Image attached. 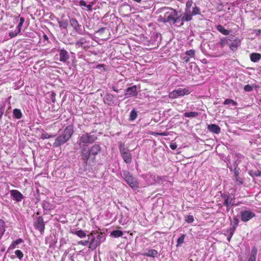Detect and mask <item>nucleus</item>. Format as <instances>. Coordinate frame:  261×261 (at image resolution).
<instances>
[{
	"label": "nucleus",
	"instance_id": "nucleus-1",
	"mask_svg": "<svg viewBox=\"0 0 261 261\" xmlns=\"http://www.w3.org/2000/svg\"><path fill=\"white\" fill-rule=\"evenodd\" d=\"M74 125L73 124L68 125L64 129H60L53 144L54 148H58L69 141L73 135Z\"/></svg>",
	"mask_w": 261,
	"mask_h": 261
},
{
	"label": "nucleus",
	"instance_id": "nucleus-2",
	"mask_svg": "<svg viewBox=\"0 0 261 261\" xmlns=\"http://www.w3.org/2000/svg\"><path fill=\"white\" fill-rule=\"evenodd\" d=\"M101 147L99 144H95L90 148L87 145H83L80 150L81 160L85 166H87L88 161L89 159L94 160L95 156L101 151Z\"/></svg>",
	"mask_w": 261,
	"mask_h": 261
},
{
	"label": "nucleus",
	"instance_id": "nucleus-3",
	"mask_svg": "<svg viewBox=\"0 0 261 261\" xmlns=\"http://www.w3.org/2000/svg\"><path fill=\"white\" fill-rule=\"evenodd\" d=\"M160 10L166 11L163 16H160V21L172 24L175 16L177 15V11L174 9L168 7H163L160 9Z\"/></svg>",
	"mask_w": 261,
	"mask_h": 261
},
{
	"label": "nucleus",
	"instance_id": "nucleus-4",
	"mask_svg": "<svg viewBox=\"0 0 261 261\" xmlns=\"http://www.w3.org/2000/svg\"><path fill=\"white\" fill-rule=\"evenodd\" d=\"M121 176L132 189L136 190L139 188V183L137 179L128 170H123Z\"/></svg>",
	"mask_w": 261,
	"mask_h": 261
},
{
	"label": "nucleus",
	"instance_id": "nucleus-5",
	"mask_svg": "<svg viewBox=\"0 0 261 261\" xmlns=\"http://www.w3.org/2000/svg\"><path fill=\"white\" fill-rule=\"evenodd\" d=\"M97 139L96 135L91 133H86L79 138L78 143L81 149L83 145L93 143Z\"/></svg>",
	"mask_w": 261,
	"mask_h": 261
},
{
	"label": "nucleus",
	"instance_id": "nucleus-6",
	"mask_svg": "<svg viewBox=\"0 0 261 261\" xmlns=\"http://www.w3.org/2000/svg\"><path fill=\"white\" fill-rule=\"evenodd\" d=\"M220 196L223 199V205L227 207V212L232 206L237 205L235 203V197L233 195L221 192Z\"/></svg>",
	"mask_w": 261,
	"mask_h": 261
},
{
	"label": "nucleus",
	"instance_id": "nucleus-7",
	"mask_svg": "<svg viewBox=\"0 0 261 261\" xmlns=\"http://www.w3.org/2000/svg\"><path fill=\"white\" fill-rule=\"evenodd\" d=\"M190 93V90L187 88H178L177 90H173L169 94V97L170 98H176L179 96H182L185 95H188Z\"/></svg>",
	"mask_w": 261,
	"mask_h": 261
},
{
	"label": "nucleus",
	"instance_id": "nucleus-8",
	"mask_svg": "<svg viewBox=\"0 0 261 261\" xmlns=\"http://www.w3.org/2000/svg\"><path fill=\"white\" fill-rule=\"evenodd\" d=\"M35 228L39 231L41 234H43L45 229V222L42 216L38 217L34 222Z\"/></svg>",
	"mask_w": 261,
	"mask_h": 261
},
{
	"label": "nucleus",
	"instance_id": "nucleus-9",
	"mask_svg": "<svg viewBox=\"0 0 261 261\" xmlns=\"http://www.w3.org/2000/svg\"><path fill=\"white\" fill-rule=\"evenodd\" d=\"M255 216V214L250 210H244L240 212L241 220L244 222H247Z\"/></svg>",
	"mask_w": 261,
	"mask_h": 261
},
{
	"label": "nucleus",
	"instance_id": "nucleus-10",
	"mask_svg": "<svg viewBox=\"0 0 261 261\" xmlns=\"http://www.w3.org/2000/svg\"><path fill=\"white\" fill-rule=\"evenodd\" d=\"M124 95L125 98L137 96L138 95L137 86L134 85L127 88L125 90Z\"/></svg>",
	"mask_w": 261,
	"mask_h": 261
},
{
	"label": "nucleus",
	"instance_id": "nucleus-11",
	"mask_svg": "<svg viewBox=\"0 0 261 261\" xmlns=\"http://www.w3.org/2000/svg\"><path fill=\"white\" fill-rule=\"evenodd\" d=\"M95 236L94 234V232H91L90 235L88 236L87 241L89 244V248H92L93 249H95L98 245H100V241L98 240L95 239Z\"/></svg>",
	"mask_w": 261,
	"mask_h": 261
},
{
	"label": "nucleus",
	"instance_id": "nucleus-12",
	"mask_svg": "<svg viewBox=\"0 0 261 261\" xmlns=\"http://www.w3.org/2000/svg\"><path fill=\"white\" fill-rule=\"evenodd\" d=\"M70 25L73 28V29L79 34L83 35L84 34V31H83L81 29V25H80L77 20L74 18L70 19L69 20Z\"/></svg>",
	"mask_w": 261,
	"mask_h": 261
},
{
	"label": "nucleus",
	"instance_id": "nucleus-13",
	"mask_svg": "<svg viewBox=\"0 0 261 261\" xmlns=\"http://www.w3.org/2000/svg\"><path fill=\"white\" fill-rule=\"evenodd\" d=\"M11 197L16 202H19L24 198V196L17 190H12L10 191Z\"/></svg>",
	"mask_w": 261,
	"mask_h": 261
},
{
	"label": "nucleus",
	"instance_id": "nucleus-14",
	"mask_svg": "<svg viewBox=\"0 0 261 261\" xmlns=\"http://www.w3.org/2000/svg\"><path fill=\"white\" fill-rule=\"evenodd\" d=\"M60 56V61L63 63H66L69 59V54L68 52L64 48L58 49Z\"/></svg>",
	"mask_w": 261,
	"mask_h": 261
},
{
	"label": "nucleus",
	"instance_id": "nucleus-15",
	"mask_svg": "<svg viewBox=\"0 0 261 261\" xmlns=\"http://www.w3.org/2000/svg\"><path fill=\"white\" fill-rule=\"evenodd\" d=\"M115 97V96L114 95L107 93L104 96L103 100L104 103L108 106H114V105H115L114 100Z\"/></svg>",
	"mask_w": 261,
	"mask_h": 261
},
{
	"label": "nucleus",
	"instance_id": "nucleus-16",
	"mask_svg": "<svg viewBox=\"0 0 261 261\" xmlns=\"http://www.w3.org/2000/svg\"><path fill=\"white\" fill-rule=\"evenodd\" d=\"M240 170H235L233 171V180L237 186L242 185L244 182V178L240 176Z\"/></svg>",
	"mask_w": 261,
	"mask_h": 261
},
{
	"label": "nucleus",
	"instance_id": "nucleus-17",
	"mask_svg": "<svg viewBox=\"0 0 261 261\" xmlns=\"http://www.w3.org/2000/svg\"><path fill=\"white\" fill-rule=\"evenodd\" d=\"M41 206L43 209L44 215H46V211H49L54 209V205L49 202L43 200L41 203Z\"/></svg>",
	"mask_w": 261,
	"mask_h": 261
},
{
	"label": "nucleus",
	"instance_id": "nucleus-18",
	"mask_svg": "<svg viewBox=\"0 0 261 261\" xmlns=\"http://www.w3.org/2000/svg\"><path fill=\"white\" fill-rule=\"evenodd\" d=\"M158 254V251L153 249H146L143 255L147 257H155Z\"/></svg>",
	"mask_w": 261,
	"mask_h": 261
},
{
	"label": "nucleus",
	"instance_id": "nucleus-19",
	"mask_svg": "<svg viewBox=\"0 0 261 261\" xmlns=\"http://www.w3.org/2000/svg\"><path fill=\"white\" fill-rule=\"evenodd\" d=\"M207 129L210 132L216 134H219L221 130L220 127L218 125L215 124H211L208 125L207 126Z\"/></svg>",
	"mask_w": 261,
	"mask_h": 261
},
{
	"label": "nucleus",
	"instance_id": "nucleus-20",
	"mask_svg": "<svg viewBox=\"0 0 261 261\" xmlns=\"http://www.w3.org/2000/svg\"><path fill=\"white\" fill-rule=\"evenodd\" d=\"M121 156L125 163L130 164L132 162V155L130 151L121 154Z\"/></svg>",
	"mask_w": 261,
	"mask_h": 261
},
{
	"label": "nucleus",
	"instance_id": "nucleus-21",
	"mask_svg": "<svg viewBox=\"0 0 261 261\" xmlns=\"http://www.w3.org/2000/svg\"><path fill=\"white\" fill-rule=\"evenodd\" d=\"M250 60L254 62H258L261 59V54L257 53H253L250 55Z\"/></svg>",
	"mask_w": 261,
	"mask_h": 261
},
{
	"label": "nucleus",
	"instance_id": "nucleus-22",
	"mask_svg": "<svg viewBox=\"0 0 261 261\" xmlns=\"http://www.w3.org/2000/svg\"><path fill=\"white\" fill-rule=\"evenodd\" d=\"M41 134L40 138L42 140L46 139H49L51 138H55L56 136V135H55L49 134L48 133H47L46 132H45L43 129H41Z\"/></svg>",
	"mask_w": 261,
	"mask_h": 261
},
{
	"label": "nucleus",
	"instance_id": "nucleus-23",
	"mask_svg": "<svg viewBox=\"0 0 261 261\" xmlns=\"http://www.w3.org/2000/svg\"><path fill=\"white\" fill-rule=\"evenodd\" d=\"M118 147L120 155L123 154L127 152H129V149L125 147L124 143L121 141L118 142Z\"/></svg>",
	"mask_w": 261,
	"mask_h": 261
},
{
	"label": "nucleus",
	"instance_id": "nucleus-24",
	"mask_svg": "<svg viewBox=\"0 0 261 261\" xmlns=\"http://www.w3.org/2000/svg\"><path fill=\"white\" fill-rule=\"evenodd\" d=\"M118 147L120 155L123 154L127 152H129V149L125 147L124 143L121 141L118 142Z\"/></svg>",
	"mask_w": 261,
	"mask_h": 261
},
{
	"label": "nucleus",
	"instance_id": "nucleus-25",
	"mask_svg": "<svg viewBox=\"0 0 261 261\" xmlns=\"http://www.w3.org/2000/svg\"><path fill=\"white\" fill-rule=\"evenodd\" d=\"M257 252V250L256 248L254 246L252 248L251 255L248 261H256Z\"/></svg>",
	"mask_w": 261,
	"mask_h": 261
},
{
	"label": "nucleus",
	"instance_id": "nucleus-26",
	"mask_svg": "<svg viewBox=\"0 0 261 261\" xmlns=\"http://www.w3.org/2000/svg\"><path fill=\"white\" fill-rule=\"evenodd\" d=\"M239 222V220L236 216L233 217V220L231 223V226L230 229L232 230V231H235Z\"/></svg>",
	"mask_w": 261,
	"mask_h": 261
},
{
	"label": "nucleus",
	"instance_id": "nucleus-27",
	"mask_svg": "<svg viewBox=\"0 0 261 261\" xmlns=\"http://www.w3.org/2000/svg\"><path fill=\"white\" fill-rule=\"evenodd\" d=\"M24 242L23 239L19 238L16 240L15 241H13L12 244L9 246L8 250H12L16 248V246L20 243H22Z\"/></svg>",
	"mask_w": 261,
	"mask_h": 261
},
{
	"label": "nucleus",
	"instance_id": "nucleus-28",
	"mask_svg": "<svg viewBox=\"0 0 261 261\" xmlns=\"http://www.w3.org/2000/svg\"><path fill=\"white\" fill-rule=\"evenodd\" d=\"M192 16L191 11H185L183 15L184 21H189L192 19Z\"/></svg>",
	"mask_w": 261,
	"mask_h": 261
},
{
	"label": "nucleus",
	"instance_id": "nucleus-29",
	"mask_svg": "<svg viewBox=\"0 0 261 261\" xmlns=\"http://www.w3.org/2000/svg\"><path fill=\"white\" fill-rule=\"evenodd\" d=\"M138 116V113L137 110L135 109H133L129 114V121H134L135 120Z\"/></svg>",
	"mask_w": 261,
	"mask_h": 261
},
{
	"label": "nucleus",
	"instance_id": "nucleus-30",
	"mask_svg": "<svg viewBox=\"0 0 261 261\" xmlns=\"http://www.w3.org/2000/svg\"><path fill=\"white\" fill-rule=\"evenodd\" d=\"M71 233L72 234L77 236L80 238H84L86 237V232L82 229H80V230L74 231H71Z\"/></svg>",
	"mask_w": 261,
	"mask_h": 261
},
{
	"label": "nucleus",
	"instance_id": "nucleus-31",
	"mask_svg": "<svg viewBox=\"0 0 261 261\" xmlns=\"http://www.w3.org/2000/svg\"><path fill=\"white\" fill-rule=\"evenodd\" d=\"M87 42L86 39L84 37H81L79 41H76L75 43V46L76 47H82V48H85V47L83 46V45L84 43H85Z\"/></svg>",
	"mask_w": 261,
	"mask_h": 261
},
{
	"label": "nucleus",
	"instance_id": "nucleus-32",
	"mask_svg": "<svg viewBox=\"0 0 261 261\" xmlns=\"http://www.w3.org/2000/svg\"><path fill=\"white\" fill-rule=\"evenodd\" d=\"M13 117L17 119H20L22 116L21 110L18 109H15L13 111Z\"/></svg>",
	"mask_w": 261,
	"mask_h": 261
},
{
	"label": "nucleus",
	"instance_id": "nucleus-33",
	"mask_svg": "<svg viewBox=\"0 0 261 261\" xmlns=\"http://www.w3.org/2000/svg\"><path fill=\"white\" fill-rule=\"evenodd\" d=\"M5 231V221L2 219H0V240L1 239L2 236L4 235Z\"/></svg>",
	"mask_w": 261,
	"mask_h": 261
},
{
	"label": "nucleus",
	"instance_id": "nucleus-34",
	"mask_svg": "<svg viewBox=\"0 0 261 261\" xmlns=\"http://www.w3.org/2000/svg\"><path fill=\"white\" fill-rule=\"evenodd\" d=\"M217 30L225 35H227L229 34V31L225 29L222 25H218L216 27Z\"/></svg>",
	"mask_w": 261,
	"mask_h": 261
},
{
	"label": "nucleus",
	"instance_id": "nucleus-35",
	"mask_svg": "<svg viewBox=\"0 0 261 261\" xmlns=\"http://www.w3.org/2000/svg\"><path fill=\"white\" fill-rule=\"evenodd\" d=\"M58 22L59 24V25L60 28L66 29L68 27V22L67 20H60L59 19H58Z\"/></svg>",
	"mask_w": 261,
	"mask_h": 261
},
{
	"label": "nucleus",
	"instance_id": "nucleus-36",
	"mask_svg": "<svg viewBox=\"0 0 261 261\" xmlns=\"http://www.w3.org/2000/svg\"><path fill=\"white\" fill-rule=\"evenodd\" d=\"M123 235V232L120 230H115L111 232V236L115 238L121 237Z\"/></svg>",
	"mask_w": 261,
	"mask_h": 261
},
{
	"label": "nucleus",
	"instance_id": "nucleus-37",
	"mask_svg": "<svg viewBox=\"0 0 261 261\" xmlns=\"http://www.w3.org/2000/svg\"><path fill=\"white\" fill-rule=\"evenodd\" d=\"M198 115V113L196 112H186L184 116L186 117H196Z\"/></svg>",
	"mask_w": 261,
	"mask_h": 261
},
{
	"label": "nucleus",
	"instance_id": "nucleus-38",
	"mask_svg": "<svg viewBox=\"0 0 261 261\" xmlns=\"http://www.w3.org/2000/svg\"><path fill=\"white\" fill-rule=\"evenodd\" d=\"M229 104H232L234 106L238 105V103L236 101H234L233 100L229 98L226 99L223 102V105H227Z\"/></svg>",
	"mask_w": 261,
	"mask_h": 261
},
{
	"label": "nucleus",
	"instance_id": "nucleus-39",
	"mask_svg": "<svg viewBox=\"0 0 261 261\" xmlns=\"http://www.w3.org/2000/svg\"><path fill=\"white\" fill-rule=\"evenodd\" d=\"M249 174L252 177H258L260 175L261 172L258 170L255 171L250 170L249 171Z\"/></svg>",
	"mask_w": 261,
	"mask_h": 261
},
{
	"label": "nucleus",
	"instance_id": "nucleus-40",
	"mask_svg": "<svg viewBox=\"0 0 261 261\" xmlns=\"http://www.w3.org/2000/svg\"><path fill=\"white\" fill-rule=\"evenodd\" d=\"M186 234H182L177 240L176 247L180 246L184 242V239L186 237Z\"/></svg>",
	"mask_w": 261,
	"mask_h": 261
},
{
	"label": "nucleus",
	"instance_id": "nucleus-41",
	"mask_svg": "<svg viewBox=\"0 0 261 261\" xmlns=\"http://www.w3.org/2000/svg\"><path fill=\"white\" fill-rule=\"evenodd\" d=\"M192 15H200V9L199 7L195 6L193 8V10L191 12Z\"/></svg>",
	"mask_w": 261,
	"mask_h": 261
},
{
	"label": "nucleus",
	"instance_id": "nucleus-42",
	"mask_svg": "<svg viewBox=\"0 0 261 261\" xmlns=\"http://www.w3.org/2000/svg\"><path fill=\"white\" fill-rule=\"evenodd\" d=\"M193 4V0H188L186 2L185 11H191L190 8Z\"/></svg>",
	"mask_w": 261,
	"mask_h": 261
},
{
	"label": "nucleus",
	"instance_id": "nucleus-43",
	"mask_svg": "<svg viewBox=\"0 0 261 261\" xmlns=\"http://www.w3.org/2000/svg\"><path fill=\"white\" fill-rule=\"evenodd\" d=\"M48 94H49V98L51 99L53 103H55L56 101V94L54 91H51L50 92H49Z\"/></svg>",
	"mask_w": 261,
	"mask_h": 261
},
{
	"label": "nucleus",
	"instance_id": "nucleus-44",
	"mask_svg": "<svg viewBox=\"0 0 261 261\" xmlns=\"http://www.w3.org/2000/svg\"><path fill=\"white\" fill-rule=\"evenodd\" d=\"M180 21H184L183 16H182L181 15H176L172 24H174L176 23L179 22Z\"/></svg>",
	"mask_w": 261,
	"mask_h": 261
},
{
	"label": "nucleus",
	"instance_id": "nucleus-45",
	"mask_svg": "<svg viewBox=\"0 0 261 261\" xmlns=\"http://www.w3.org/2000/svg\"><path fill=\"white\" fill-rule=\"evenodd\" d=\"M194 220V217L192 215H188L185 217V221L188 223H192Z\"/></svg>",
	"mask_w": 261,
	"mask_h": 261
},
{
	"label": "nucleus",
	"instance_id": "nucleus-46",
	"mask_svg": "<svg viewBox=\"0 0 261 261\" xmlns=\"http://www.w3.org/2000/svg\"><path fill=\"white\" fill-rule=\"evenodd\" d=\"M15 254L19 259H21L23 256V253L20 250H16L15 251Z\"/></svg>",
	"mask_w": 261,
	"mask_h": 261
},
{
	"label": "nucleus",
	"instance_id": "nucleus-47",
	"mask_svg": "<svg viewBox=\"0 0 261 261\" xmlns=\"http://www.w3.org/2000/svg\"><path fill=\"white\" fill-rule=\"evenodd\" d=\"M186 55L187 56L190 57V58L193 57L195 55V50L193 49H190V50H187L186 52Z\"/></svg>",
	"mask_w": 261,
	"mask_h": 261
},
{
	"label": "nucleus",
	"instance_id": "nucleus-48",
	"mask_svg": "<svg viewBox=\"0 0 261 261\" xmlns=\"http://www.w3.org/2000/svg\"><path fill=\"white\" fill-rule=\"evenodd\" d=\"M165 179L164 176H158L156 178L154 179V181L159 184L163 183L164 179Z\"/></svg>",
	"mask_w": 261,
	"mask_h": 261
},
{
	"label": "nucleus",
	"instance_id": "nucleus-49",
	"mask_svg": "<svg viewBox=\"0 0 261 261\" xmlns=\"http://www.w3.org/2000/svg\"><path fill=\"white\" fill-rule=\"evenodd\" d=\"M227 232H228V235L227 236V240L228 242H230L234 231H232V230L230 229L229 230H227Z\"/></svg>",
	"mask_w": 261,
	"mask_h": 261
},
{
	"label": "nucleus",
	"instance_id": "nucleus-50",
	"mask_svg": "<svg viewBox=\"0 0 261 261\" xmlns=\"http://www.w3.org/2000/svg\"><path fill=\"white\" fill-rule=\"evenodd\" d=\"M240 163V161L236 160L234 162H233L232 166L233 167V171L235 170H240L239 168H238V165Z\"/></svg>",
	"mask_w": 261,
	"mask_h": 261
},
{
	"label": "nucleus",
	"instance_id": "nucleus-51",
	"mask_svg": "<svg viewBox=\"0 0 261 261\" xmlns=\"http://www.w3.org/2000/svg\"><path fill=\"white\" fill-rule=\"evenodd\" d=\"M239 44L238 43H232L230 45V48L233 50L238 48V47L239 46Z\"/></svg>",
	"mask_w": 261,
	"mask_h": 261
},
{
	"label": "nucleus",
	"instance_id": "nucleus-52",
	"mask_svg": "<svg viewBox=\"0 0 261 261\" xmlns=\"http://www.w3.org/2000/svg\"><path fill=\"white\" fill-rule=\"evenodd\" d=\"M244 89L246 92H250L252 91L253 88L250 85H247L245 86Z\"/></svg>",
	"mask_w": 261,
	"mask_h": 261
},
{
	"label": "nucleus",
	"instance_id": "nucleus-53",
	"mask_svg": "<svg viewBox=\"0 0 261 261\" xmlns=\"http://www.w3.org/2000/svg\"><path fill=\"white\" fill-rule=\"evenodd\" d=\"M78 244L81 245H83V246H87L88 245H89L88 241H87V240H85V241L82 240V241H79L78 242Z\"/></svg>",
	"mask_w": 261,
	"mask_h": 261
},
{
	"label": "nucleus",
	"instance_id": "nucleus-54",
	"mask_svg": "<svg viewBox=\"0 0 261 261\" xmlns=\"http://www.w3.org/2000/svg\"><path fill=\"white\" fill-rule=\"evenodd\" d=\"M4 111H5V107L2 105H1L0 106V120H1L2 116L4 114Z\"/></svg>",
	"mask_w": 261,
	"mask_h": 261
},
{
	"label": "nucleus",
	"instance_id": "nucleus-55",
	"mask_svg": "<svg viewBox=\"0 0 261 261\" xmlns=\"http://www.w3.org/2000/svg\"><path fill=\"white\" fill-rule=\"evenodd\" d=\"M20 32H18V31L15 32H12L9 33V36L11 38H13L16 37Z\"/></svg>",
	"mask_w": 261,
	"mask_h": 261
},
{
	"label": "nucleus",
	"instance_id": "nucleus-56",
	"mask_svg": "<svg viewBox=\"0 0 261 261\" xmlns=\"http://www.w3.org/2000/svg\"><path fill=\"white\" fill-rule=\"evenodd\" d=\"M106 30V28L102 27L100 28L98 31H96V33L101 35L104 33L105 30Z\"/></svg>",
	"mask_w": 261,
	"mask_h": 261
},
{
	"label": "nucleus",
	"instance_id": "nucleus-57",
	"mask_svg": "<svg viewBox=\"0 0 261 261\" xmlns=\"http://www.w3.org/2000/svg\"><path fill=\"white\" fill-rule=\"evenodd\" d=\"M94 234L97 238L96 240H98V241H99L100 242H101V239H103V240L105 239V238H103V237L102 236H101L100 234L94 232Z\"/></svg>",
	"mask_w": 261,
	"mask_h": 261
},
{
	"label": "nucleus",
	"instance_id": "nucleus-58",
	"mask_svg": "<svg viewBox=\"0 0 261 261\" xmlns=\"http://www.w3.org/2000/svg\"><path fill=\"white\" fill-rule=\"evenodd\" d=\"M111 88L113 89V90L116 92H118L120 90L122 89L121 88L119 89L117 86H113Z\"/></svg>",
	"mask_w": 261,
	"mask_h": 261
},
{
	"label": "nucleus",
	"instance_id": "nucleus-59",
	"mask_svg": "<svg viewBox=\"0 0 261 261\" xmlns=\"http://www.w3.org/2000/svg\"><path fill=\"white\" fill-rule=\"evenodd\" d=\"M79 5L81 7H86L87 6V4L86 2L84 0H81L79 2Z\"/></svg>",
	"mask_w": 261,
	"mask_h": 261
},
{
	"label": "nucleus",
	"instance_id": "nucleus-60",
	"mask_svg": "<svg viewBox=\"0 0 261 261\" xmlns=\"http://www.w3.org/2000/svg\"><path fill=\"white\" fill-rule=\"evenodd\" d=\"M190 57H188L187 56L184 57L182 58V60H184V62L188 63L190 61Z\"/></svg>",
	"mask_w": 261,
	"mask_h": 261
},
{
	"label": "nucleus",
	"instance_id": "nucleus-61",
	"mask_svg": "<svg viewBox=\"0 0 261 261\" xmlns=\"http://www.w3.org/2000/svg\"><path fill=\"white\" fill-rule=\"evenodd\" d=\"M22 25L23 24L21 23H19L18 24L17 27V31H18V32H20Z\"/></svg>",
	"mask_w": 261,
	"mask_h": 261
},
{
	"label": "nucleus",
	"instance_id": "nucleus-62",
	"mask_svg": "<svg viewBox=\"0 0 261 261\" xmlns=\"http://www.w3.org/2000/svg\"><path fill=\"white\" fill-rule=\"evenodd\" d=\"M176 147H177V146L175 144H172L170 145V148L173 150L175 149L176 148Z\"/></svg>",
	"mask_w": 261,
	"mask_h": 261
},
{
	"label": "nucleus",
	"instance_id": "nucleus-63",
	"mask_svg": "<svg viewBox=\"0 0 261 261\" xmlns=\"http://www.w3.org/2000/svg\"><path fill=\"white\" fill-rule=\"evenodd\" d=\"M254 32L256 33L257 35H259L260 34H261V30L260 29L255 30Z\"/></svg>",
	"mask_w": 261,
	"mask_h": 261
},
{
	"label": "nucleus",
	"instance_id": "nucleus-64",
	"mask_svg": "<svg viewBox=\"0 0 261 261\" xmlns=\"http://www.w3.org/2000/svg\"><path fill=\"white\" fill-rule=\"evenodd\" d=\"M24 20H25V19H24V18L23 17H20V18H19V23L23 24V23L24 22Z\"/></svg>",
	"mask_w": 261,
	"mask_h": 261
}]
</instances>
